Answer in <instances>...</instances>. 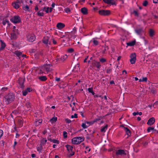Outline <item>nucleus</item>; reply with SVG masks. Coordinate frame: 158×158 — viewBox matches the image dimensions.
<instances>
[{
    "mask_svg": "<svg viewBox=\"0 0 158 158\" xmlns=\"http://www.w3.org/2000/svg\"><path fill=\"white\" fill-rule=\"evenodd\" d=\"M15 99V96L13 93H10L4 96L3 100L7 104H10L14 101Z\"/></svg>",
    "mask_w": 158,
    "mask_h": 158,
    "instance_id": "obj_1",
    "label": "nucleus"
},
{
    "mask_svg": "<svg viewBox=\"0 0 158 158\" xmlns=\"http://www.w3.org/2000/svg\"><path fill=\"white\" fill-rule=\"evenodd\" d=\"M84 138L81 137H77L73 138L72 140L73 143L76 144H78L84 141Z\"/></svg>",
    "mask_w": 158,
    "mask_h": 158,
    "instance_id": "obj_2",
    "label": "nucleus"
},
{
    "mask_svg": "<svg viewBox=\"0 0 158 158\" xmlns=\"http://www.w3.org/2000/svg\"><path fill=\"white\" fill-rule=\"evenodd\" d=\"M10 21L14 23H19L21 22L20 17L18 15H15L10 19Z\"/></svg>",
    "mask_w": 158,
    "mask_h": 158,
    "instance_id": "obj_3",
    "label": "nucleus"
},
{
    "mask_svg": "<svg viewBox=\"0 0 158 158\" xmlns=\"http://www.w3.org/2000/svg\"><path fill=\"white\" fill-rule=\"evenodd\" d=\"M136 54L135 53H131L130 56L131 59L130 60V62L131 64H134L136 60Z\"/></svg>",
    "mask_w": 158,
    "mask_h": 158,
    "instance_id": "obj_4",
    "label": "nucleus"
},
{
    "mask_svg": "<svg viewBox=\"0 0 158 158\" xmlns=\"http://www.w3.org/2000/svg\"><path fill=\"white\" fill-rule=\"evenodd\" d=\"M99 14L102 15H108L110 14V11L107 10H101L98 11Z\"/></svg>",
    "mask_w": 158,
    "mask_h": 158,
    "instance_id": "obj_5",
    "label": "nucleus"
},
{
    "mask_svg": "<svg viewBox=\"0 0 158 158\" xmlns=\"http://www.w3.org/2000/svg\"><path fill=\"white\" fill-rule=\"evenodd\" d=\"M27 36V40L30 42H33L35 39V36L33 34H28Z\"/></svg>",
    "mask_w": 158,
    "mask_h": 158,
    "instance_id": "obj_6",
    "label": "nucleus"
},
{
    "mask_svg": "<svg viewBox=\"0 0 158 158\" xmlns=\"http://www.w3.org/2000/svg\"><path fill=\"white\" fill-rule=\"evenodd\" d=\"M12 5L15 9H18L19 7V5H21V2L19 0H16L15 2H13Z\"/></svg>",
    "mask_w": 158,
    "mask_h": 158,
    "instance_id": "obj_7",
    "label": "nucleus"
},
{
    "mask_svg": "<svg viewBox=\"0 0 158 158\" xmlns=\"http://www.w3.org/2000/svg\"><path fill=\"white\" fill-rule=\"evenodd\" d=\"M135 32L138 35H142L144 33L143 28H137L135 30Z\"/></svg>",
    "mask_w": 158,
    "mask_h": 158,
    "instance_id": "obj_8",
    "label": "nucleus"
},
{
    "mask_svg": "<svg viewBox=\"0 0 158 158\" xmlns=\"http://www.w3.org/2000/svg\"><path fill=\"white\" fill-rule=\"evenodd\" d=\"M116 155H126V153L123 150L119 149L118 150L116 153Z\"/></svg>",
    "mask_w": 158,
    "mask_h": 158,
    "instance_id": "obj_9",
    "label": "nucleus"
},
{
    "mask_svg": "<svg viewBox=\"0 0 158 158\" xmlns=\"http://www.w3.org/2000/svg\"><path fill=\"white\" fill-rule=\"evenodd\" d=\"M155 122V119L153 117L150 118L148 121L147 124L148 125L151 126Z\"/></svg>",
    "mask_w": 158,
    "mask_h": 158,
    "instance_id": "obj_10",
    "label": "nucleus"
},
{
    "mask_svg": "<svg viewBox=\"0 0 158 158\" xmlns=\"http://www.w3.org/2000/svg\"><path fill=\"white\" fill-rule=\"evenodd\" d=\"M92 65L96 67L98 69H99L100 67L101 66L100 62L95 61L93 62Z\"/></svg>",
    "mask_w": 158,
    "mask_h": 158,
    "instance_id": "obj_11",
    "label": "nucleus"
},
{
    "mask_svg": "<svg viewBox=\"0 0 158 158\" xmlns=\"http://www.w3.org/2000/svg\"><path fill=\"white\" fill-rule=\"evenodd\" d=\"M51 66L52 65L50 64H47L44 66V69H46L47 72H50L52 70V69L50 68Z\"/></svg>",
    "mask_w": 158,
    "mask_h": 158,
    "instance_id": "obj_12",
    "label": "nucleus"
},
{
    "mask_svg": "<svg viewBox=\"0 0 158 158\" xmlns=\"http://www.w3.org/2000/svg\"><path fill=\"white\" fill-rule=\"evenodd\" d=\"M64 26V24L61 23H58L56 25L57 27L59 29H61L63 28Z\"/></svg>",
    "mask_w": 158,
    "mask_h": 158,
    "instance_id": "obj_13",
    "label": "nucleus"
},
{
    "mask_svg": "<svg viewBox=\"0 0 158 158\" xmlns=\"http://www.w3.org/2000/svg\"><path fill=\"white\" fill-rule=\"evenodd\" d=\"M81 11L82 13L85 15L88 14V10L86 7H83L81 9Z\"/></svg>",
    "mask_w": 158,
    "mask_h": 158,
    "instance_id": "obj_14",
    "label": "nucleus"
},
{
    "mask_svg": "<svg viewBox=\"0 0 158 158\" xmlns=\"http://www.w3.org/2000/svg\"><path fill=\"white\" fill-rule=\"evenodd\" d=\"M0 41L1 43V47L0 48V51L1 50H3L5 47L6 45L5 43H4L2 40H1Z\"/></svg>",
    "mask_w": 158,
    "mask_h": 158,
    "instance_id": "obj_15",
    "label": "nucleus"
},
{
    "mask_svg": "<svg viewBox=\"0 0 158 158\" xmlns=\"http://www.w3.org/2000/svg\"><path fill=\"white\" fill-rule=\"evenodd\" d=\"M124 130L126 132V134L128 135L127 137H128L129 136H130L131 135V132L130 130L126 127H124Z\"/></svg>",
    "mask_w": 158,
    "mask_h": 158,
    "instance_id": "obj_16",
    "label": "nucleus"
},
{
    "mask_svg": "<svg viewBox=\"0 0 158 158\" xmlns=\"http://www.w3.org/2000/svg\"><path fill=\"white\" fill-rule=\"evenodd\" d=\"M49 38L48 36H46L44 38L42 41L44 44H47L48 43Z\"/></svg>",
    "mask_w": 158,
    "mask_h": 158,
    "instance_id": "obj_17",
    "label": "nucleus"
},
{
    "mask_svg": "<svg viewBox=\"0 0 158 158\" xmlns=\"http://www.w3.org/2000/svg\"><path fill=\"white\" fill-rule=\"evenodd\" d=\"M66 147L69 152H72L73 147L72 146L69 145H66Z\"/></svg>",
    "mask_w": 158,
    "mask_h": 158,
    "instance_id": "obj_18",
    "label": "nucleus"
},
{
    "mask_svg": "<svg viewBox=\"0 0 158 158\" xmlns=\"http://www.w3.org/2000/svg\"><path fill=\"white\" fill-rule=\"evenodd\" d=\"M39 79L42 81H45L47 80V78L46 76H41L39 77Z\"/></svg>",
    "mask_w": 158,
    "mask_h": 158,
    "instance_id": "obj_19",
    "label": "nucleus"
},
{
    "mask_svg": "<svg viewBox=\"0 0 158 158\" xmlns=\"http://www.w3.org/2000/svg\"><path fill=\"white\" fill-rule=\"evenodd\" d=\"M6 23H7L8 25H10V24L9 21L8 19H3L2 22V24L4 25H6Z\"/></svg>",
    "mask_w": 158,
    "mask_h": 158,
    "instance_id": "obj_20",
    "label": "nucleus"
},
{
    "mask_svg": "<svg viewBox=\"0 0 158 158\" xmlns=\"http://www.w3.org/2000/svg\"><path fill=\"white\" fill-rule=\"evenodd\" d=\"M79 64H77L74 67L73 70L76 71H78L80 70Z\"/></svg>",
    "mask_w": 158,
    "mask_h": 158,
    "instance_id": "obj_21",
    "label": "nucleus"
},
{
    "mask_svg": "<svg viewBox=\"0 0 158 158\" xmlns=\"http://www.w3.org/2000/svg\"><path fill=\"white\" fill-rule=\"evenodd\" d=\"M67 57V56L66 55L63 56L60 58V60L62 62H64L66 59Z\"/></svg>",
    "mask_w": 158,
    "mask_h": 158,
    "instance_id": "obj_22",
    "label": "nucleus"
},
{
    "mask_svg": "<svg viewBox=\"0 0 158 158\" xmlns=\"http://www.w3.org/2000/svg\"><path fill=\"white\" fill-rule=\"evenodd\" d=\"M135 42H136L134 40L131 42L127 43V44L128 46H134L135 44Z\"/></svg>",
    "mask_w": 158,
    "mask_h": 158,
    "instance_id": "obj_23",
    "label": "nucleus"
},
{
    "mask_svg": "<svg viewBox=\"0 0 158 158\" xmlns=\"http://www.w3.org/2000/svg\"><path fill=\"white\" fill-rule=\"evenodd\" d=\"M147 130V131L148 132H150L151 130H152L153 132L154 131H156V130L154 129V127H148Z\"/></svg>",
    "mask_w": 158,
    "mask_h": 158,
    "instance_id": "obj_24",
    "label": "nucleus"
},
{
    "mask_svg": "<svg viewBox=\"0 0 158 158\" xmlns=\"http://www.w3.org/2000/svg\"><path fill=\"white\" fill-rule=\"evenodd\" d=\"M14 53L18 57H19L22 55V53L21 52L18 51H15Z\"/></svg>",
    "mask_w": 158,
    "mask_h": 158,
    "instance_id": "obj_25",
    "label": "nucleus"
},
{
    "mask_svg": "<svg viewBox=\"0 0 158 158\" xmlns=\"http://www.w3.org/2000/svg\"><path fill=\"white\" fill-rule=\"evenodd\" d=\"M149 33L150 36L152 37L154 35V31L153 30L150 29L149 30Z\"/></svg>",
    "mask_w": 158,
    "mask_h": 158,
    "instance_id": "obj_26",
    "label": "nucleus"
},
{
    "mask_svg": "<svg viewBox=\"0 0 158 158\" xmlns=\"http://www.w3.org/2000/svg\"><path fill=\"white\" fill-rule=\"evenodd\" d=\"M57 117H53L50 119V121L52 123L55 122L57 121Z\"/></svg>",
    "mask_w": 158,
    "mask_h": 158,
    "instance_id": "obj_27",
    "label": "nucleus"
},
{
    "mask_svg": "<svg viewBox=\"0 0 158 158\" xmlns=\"http://www.w3.org/2000/svg\"><path fill=\"white\" fill-rule=\"evenodd\" d=\"M107 127L108 125H106L101 129V131L102 132H105L106 131V130L107 129Z\"/></svg>",
    "mask_w": 158,
    "mask_h": 158,
    "instance_id": "obj_28",
    "label": "nucleus"
},
{
    "mask_svg": "<svg viewBox=\"0 0 158 158\" xmlns=\"http://www.w3.org/2000/svg\"><path fill=\"white\" fill-rule=\"evenodd\" d=\"M18 123L19 125L20 126H22L23 125V121L22 119H18Z\"/></svg>",
    "mask_w": 158,
    "mask_h": 158,
    "instance_id": "obj_29",
    "label": "nucleus"
},
{
    "mask_svg": "<svg viewBox=\"0 0 158 158\" xmlns=\"http://www.w3.org/2000/svg\"><path fill=\"white\" fill-rule=\"evenodd\" d=\"M102 118L101 116H99L97 118L95 119L94 121V123L96 122L97 121L100 120Z\"/></svg>",
    "mask_w": 158,
    "mask_h": 158,
    "instance_id": "obj_30",
    "label": "nucleus"
},
{
    "mask_svg": "<svg viewBox=\"0 0 158 158\" xmlns=\"http://www.w3.org/2000/svg\"><path fill=\"white\" fill-rule=\"evenodd\" d=\"M42 123V121L40 120H39L38 121H36L35 122V125L38 126L40 124Z\"/></svg>",
    "mask_w": 158,
    "mask_h": 158,
    "instance_id": "obj_31",
    "label": "nucleus"
},
{
    "mask_svg": "<svg viewBox=\"0 0 158 158\" xmlns=\"http://www.w3.org/2000/svg\"><path fill=\"white\" fill-rule=\"evenodd\" d=\"M11 36L12 39H15L16 38V35L15 32L11 33Z\"/></svg>",
    "mask_w": 158,
    "mask_h": 158,
    "instance_id": "obj_32",
    "label": "nucleus"
},
{
    "mask_svg": "<svg viewBox=\"0 0 158 158\" xmlns=\"http://www.w3.org/2000/svg\"><path fill=\"white\" fill-rule=\"evenodd\" d=\"M88 90L89 93H91L93 95H94L95 94L94 93L93 90V89L92 88H89L88 89Z\"/></svg>",
    "mask_w": 158,
    "mask_h": 158,
    "instance_id": "obj_33",
    "label": "nucleus"
},
{
    "mask_svg": "<svg viewBox=\"0 0 158 158\" xmlns=\"http://www.w3.org/2000/svg\"><path fill=\"white\" fill-rule=\"evenodd\" d=\"M23 9L24 10H25V11H29V7L27 5H26L25 6H23Z\"/></svg>",
    "mask_w": 158,
    "mask_h": 158,
    "instance_id": "obj_34",
    "label": "nucleus"
},
{
    "mask_svg": "<svg viewBox=\"0 0 158 158\" xmlns=\"http://www.w3.org/2000/svg\"><path fill=\"white\" fill-rule=\"evenodd\" d=\"M47 142V140L45 139H43L41 142V144H44L46 143Z\"/></svg>",
    "mask_w": 158,
    "mask_h": 158,
    "instance_id": "obj_35",
    "label": "nucleus"
},
{
    "mask_svg": "<svg viewBox=\"0 0 158 158\" xmlns=\"http://www.w3.org/2000/svg\"><path fill=\"white\" fill-rule=\"evenodd\" d=\"M109 4H111L112 5H116L115 1L114 0H110L109 2Z\"/></svg>",
    "mask_w": 158,
    "mask_h": 158,
    "instance_id": "obj_36",
    "label": "nucleus"
},
{
    "mask_svg": "<svg viewBox=\"0 0 158 158\" xmlns=\"http://www.w3.org/2000/svg\"><path fill=\"white\" fill-rule=\"evenodd\" d=\"M19 84L20 85V87L21 88H22V89H23L24 87V82H19Z\"/></svg>",
    "mask_w": 158,
    "mask_h": 158,
    "instance_id": "obj_37",
    "label": "nucleus"
},
{
    "mask_svg": "<svg viewBox=\"0 0 158 158\" xmlns=\"http://www.w3.org/2000/svg\"><path fill=\"white\" fill-rule=\"evenodd\" d=\"M52 142H53L54 143L59 144L60 143L59 141L56 139H53V140H52Z\"/></svg>",
    "mask_w": 158,
    "mask_h": 158,
    "instance_id": "obj_38",
    "label": "nucleus"
},
{
    "mask_svg": "<svg viewBox=\"0 0 158 158\" xmlns=\"http://www.w3.org/2000/svg\"><path fill=\"white\" fill-rule=\"evenodd\" d=\"M148 4V2L146 1L145 0L143 2V6H147V5Z\"/></svg>",
    "mask_w": 158,
    "mask_h": 158,
    "instance_id": "obj_39",
    "label": "nucleus"
},
{
    "mask_svg": "<svg viewBox=\"0 0 158 158\" xmlns=\"http://www.w3.org/2000/svg\"><path fill=\"white\" fill-rule=\"evenodd\" d=\"M93 42L94 44L96 46L98 44V41L97 40H94L93 41Z\"/></svg>",
    "mask_w": 158,
    "mask_h": 158,
    "instance_id": "obj_40",
    "label": "nucleus"
},
{
    "mask_svg": "<svg viewBox=\"0 0 158 158\" xmlns=\"http://www.w3.org/2000/svg\"><path fill=\"white\" fill-rule=\"evenodd\" d=\"M81 126L82 127L84 128V129H85L86 128H87V127H88V126H87L86 124V123H83L82 124V125H81Z\"/></svg>",
    "mask_w": 158,
    "mask_h": 158,
    "instance_id": "obj_41",
    "label": "nucleus"
},
{
    "mask_svg": "<svg viewBox=\"0 0 158 158\" xmlns=\"http://www.w3.org/2000/svg\"><path fill=\"white\" fill-rule=\"evenodd\" d=\"M26 105L27 108L28 109H29L31 107V106L30 105V103L29 102H27L26 104Z\"/></svg>",
    "mask_w": 158,
    "mask_h": 158,
    "instance_id": "obj_42",
    "label": "nucleus"
},
{
    "mask_svg": "<svg viewBox=\"0 0 158 158\" xmlns=\"http://www.w3.org/2000/svg\"><path fill=\"white\" fill-rule=\"evenodd\" d=\"M22 92L23 95L24 96H25L27 94V93L28 92H27V91L26 89V90H25L23 91Z\"/></svg>",
    "mask_w": 158,
    "mask_h": 158,
    "instance_id": "obj_43",
    "label": "nucleus"
},
{
    "mask_svg": "<svg viewBox=\"0 0 158 158\" xmlns=\"http://www.w3.org/2000/svg\"><path fill=\"white\" fill-rule=\"evenodd\" d=\"M133 13L135 14V16H136L137 17L139 16V14L138 13V12L137 11L134 10L133 11Z\"/></svg>",
    "mask_w": 158,
    "mask_h": 158,
    "instance_id": "obj_44",
    "label": "nucleus"
},
{
    "mask_svg": "<svg viewBox=\"0 0 158 158\" xmlns=\"http://www.w3.org/2000/svg\"><path fill=\"white\" fill-rule=\"evenodd\" d=\"M63 136L64 138H66L67 137V133L66 131H64L63 132Z\"/></svg>",
    "mask_w": 158,
    "mask_h": 158,
    "instance_id": "obj_45",
    "label": "nucleus"
},
{
    "mask_svg": "<svg viewBox=\"0 0 158 158\" xmlns=\"http://www.w3.org/2000/svg\"><path fill=\"white\" fill-rule=\"evenodd\" d=\"M64 10L67 13H68L70 11V10L69 8H65Z\"/></svg>",
    "mask_w": 158,
    "mask_h": 158,
    "instance_id": "obj_46",
    "label": "nucleus"
},
{
    "mask_svg": "<svg viewBox=\"0 0 158 158\" xmlns=\"http://www.w3.org/2000/svg\"><path fill=\"white\" fill-rule=\"evenodd\" d=\"M42 148H43L42 147L41 145L40 146L38 147L37 148V150L38 151L41 152V151L42 150Z\"/></svg>",
    "mask_w": 158,
    "mask_h": 158,
    "instance_id": "obj_47",
    "label": "nucleus"
},
{
    "mask_svg": "<svg viewBox=\"0 0 158 158\" xmlns=\"http://www.w3.org/2000/svg\"><path fill=\"white\" fill-rule=\"evenodd\" d=\"M74 51V49L72 48L69 49L68 50V52L69 53H72Z\"/></svg>",
    "mask_w": 158,
    "mask_h": 158,
    "instance_id": "obj_48",
    "label": "nucleus"
},
{
    "mask_svg": "<svg viewBox=\"0 0 158 158\" xmlns=\"http://www.w3.org/2000/svg\"><path fill=\"white\" fill-rule=\"evenodd\" d=\"M71 118H77V114L75 113V114H74V115H72L71 116Z\"/></svg>",
    "mask_w": 158,
    "mask_h": 158,
    "instance_id": "obj_49",
    "label": "nucleus"
},
{
    "mask_svg": "<svg viewBox=\"0 0 158 158\" xmlns=\"http://www.w3.org/2000/svg\"><path fill=\"white\" fill-rule=\"evenodd\" d=\"M8 89V88L6 87H3L1 89V91L2 92H4L6 91Z\"/></svg>",
    "mask_w": 158,
    "mask_h": 158,
    "instance_id": "obj_50",
    "label": "nucleus"
},
{
    "mask_svg": "<svg viewBox=\"0 0 158 158\" xmlns=\"http://www.w3.org/2000/svg\"><path fill=\"white\" fill-rule=\"evenodd\" d=\"M100 61L102 63H104L106 61V60L104 58H102L100 59Z\"/></svg>",
    "mask_w": 158,
    "mask_h": 158,
    "instance_id": "obj_51",
    "label": "nucleus"
},
{
    "mask_svg": "<svg viewBox=\"0 0 158 158\" xmlns=\"http://www.w3.org/2000/svg\"><path fill=\"white\" fill-rule=\"evenodd\" d=\"M65 121L66 122L68 123H70L71 122V121L70 119L68 118H66L65 119Z\"/></svg>",
    "mask_w": 158,
    "mask_h": 158,
    "instance_id": "obj_52",
    "label": "nucleus"
},
{
    "mask_svg": "<svg viewBox=\"0 0 158 158\" xmlns=\"http://www.w3.org/2000/svg\"><path fill=\"white\" fill-rule=\"evenodd\" d=\"M108 47L107 46H106L105 47V49L103 51V53H105L106 52V51L108 49Z\"/></svg>",
    "mask_w": 158,
    "mask_h": 158,
    "instance_id": "obj_53",
    "label": "nucleus"
},
{
    "mask_svg": "<svg viewBox=\"0 0 158 158\" xmlns=\"http://www.w3.org/2000/svg\"><path fill=\"white\" fill-rule=\"evenodd\" d=\"M44 14L43 13H41V12H39L37 13L38 15L40 16H43Z\"/></svg>",
    "mask_w": 158,
    "mask_h": 158,
    "instance_id": "obj_54",
    "label": "nucleus"
},
{
    "mask_svg": "<svg viewBox=\"0 0 158 158\" xmlns=\"http://www.w3.org/2000/svg\"><path fill=\"white\" fill-rule=\"evenodd\" d=\"M111 71H112V69H111L108 68L106 70V73H110Z\"/></svg>",
    "mask_w": 158,
    "mask_h": 158,
    "instance_id": "obj_55",
    "label": "nucleus"
},
{
    "mask_svg": "<svg viewBox=\"0 0 158 158\" xmlns=\"http://www.w3.org/2000/svg\"><path fill=\"white\" fill-rule=\"evenodd\" d=\"M103 1L105 3L109 4V2L110 1V0H103Z\"/></svg>",
    "mask_w": 158,
    "mask_h": 158,
    "instance_id": "obj_56",
    "label": "nucleus"
},
{
    "mask_svg": "<svg viewBox=\"0 0 158 158\" xmlns=\"http://www.w3.org/2000/svg\"><path fill=\"white\" fill-rule=\"evenodd\" d=\"M3 131L2 130H0V138H1L3 135Z\"/></svg>",
    "mask_w": 158,
    "mask_h": 158,
    "instance_id": "obj_57",
    "label": "nucleus"
},
{
    "mask_svg": "<svg viewBox=\"0 0 158 158\" xmlns=\"http://www.w3.org/2000/svg\"><path fill=\"white\" fill-rule=\"evenodd\" d=\"M147 78L146 77H143L142 79V81L147 82Z\"/></svg>",
    "mask_w": 158,
    "mask_h": 158,
    "instance_id": "obj_58",
    "label": "nucleus"
},
{
    "mask_svg": "<svg viewBox=\"0 0 158 158\" xmlns=\"http://www.w3.org/2000/svg\"><path fill=\"white\" fill-rule=\"evenodd\" d=\"M49 7H46V9L45 10V12L47 13H48V12H49Z\"/></svg>",
    "mask_w": 158,
    "mask_h": 158,
    "instance_id": "obj_59",
    "label": "nucleus"
},
{
    "mask_svg": "<svg viewBox=\"0 0 158 158\" xmlns=\"http://www.w3.org/2000/svg\"><path fill=\"white\" fill-rule=\"evenodd\" d=\"M72 153H70L69 155V157H70L73 156V155H74V152H71Z\"/></svg>",
    "mask_w": 158,
    "mask_h": 158,
    "instance_id": "obj_60",
    "label": "nucleus"
},
{
    "mask_svg": "<svg viewBox=\"0 0 158 158\" xmlns=\"http://www.w3.org/2000/svg\"><path fill=\"white\" fill-rule=\"evenodd\" d=\"M94 96L95 98L99 97H101L102 99L103 98V97H102L101 95H94Z\"/></svg>",
    "mask_w": 158,
    "mask_h": 158,
    "instance_id": "obj_61",
    "label": "nucleus"
},
{
    "mask_svg": "<svg viewBox=\"0 0 158 158\" xmlns=\"http://www.w3.org/2000/svg\"><path fill=\"white\" fill-rule=\"evenodd\" d=\"M151 92L153 94L155 93V89L154 88L151 89Z\"/></svg>",
    "mask_w": 158,
    "mask_h": 158,
    "instance_id": "obj_62",
    "label": "nucleus"
},
{
    "mask_svg": "<svg viewBox=\"0 0 158 158\" xmlns=\"http://www.w3.org/2000/svg\"><path fill=\"white\" fill-rule=\"evenodd\" d=\"M26 90L28 92H30V91H32V89H31V88H27L26 89Z\"/></svg>",
    "mask_w": 158,
    "mask_h": 158,
    "instance_id": "obj_63",
    "label": "nucleus"
},
{
    "mask_svg": "<svg viewBox=\"0 0 158 158\" xmlns=\"http://www.w3.org/2000/svg\"><path fill=\"white\" fill-rule=\"evenodd\" d=\"M86 138V139L88 140L90 139V137L88 135V134L87 135Z\"/></svg>",
    "mask_w": 158,
    "mask_h": 158,
    "instance_id": "obj_64",
    "label": "nucleus"
}]
</instances>
